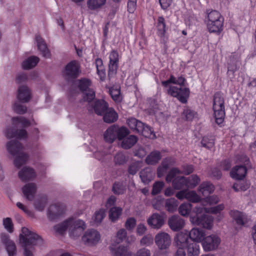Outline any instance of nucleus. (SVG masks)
<instances>
[{"label": "nucleus", "mask_w": 256, "mask_h": 256, "mask_svg": "<svg viewBox=\"0 0 256 256\" xmlns=\"http://www.w3.org/2000/svg\"><path fill=\"white\" fill-rule=\"evenodd\" d=\"M19 240L20 244L24 250V256H34L32 252L28 247L36 246L42 242V238L39 235L26 227L22 228Z\"/></svg>", "instance_id": "f257e3e1"}, {"label": "nucleus", "mask_w": 256, "mask_h": 256, "mask_svg": "<svg viewBox=\"0 0 256 256\" xmlns=\"http://www.w3.org/2000/svg\"><path fill=\"white\" fill-rule=\"evenodd\" d=\"M204 21L210 32L220 34L223 30L224 18L218 10H206Z\"/></svg>", "instance_id": "f03ea898"}, {"label": "nucleus", "mask_w": 256, "mask_h": 256, "mask_svg": "<svg viewBox=\"0 0 256 256\" xmlns=\"http://www.w3.org/2000/svg\"><path fill=\"white\" fill-rule=\"evenodd\" d=\"M6 148L8 152L12 156H16L14 160V165L17 168L26 163L28 156L24 152H22L23 146L17 140H12L6 144Z\"/></svg>", "instance_id": "7ed1b4c3"}, {"label": "nucleus", "mask_w": 256, "mask_h": 256, "mask_svg": "<svg viewBox=\"0 0 256 256\" xmlns=\"http://www.w3.org/2000/svg\"><path fill=\"white\" fill-rule=\"evenodd\" d=\"M212 109L216 122L218 125L222 124L226 112L224 98L220 92L215 93L214 96Z\"/></svg>", "instance_id": "20e7f679"}, {"label": "nucleus", "mask_w": 256, "mask_h": 256, "mask_svg": "<svg viewBox=\"0 0 256 256\" xmlns=\"http://www.w3.org/2000/svg\"><path fill=\"white\" fill-rule=\"evenodd\" d=\"M188 88L176 86H170L168 90V93L173 97L176 98L182 104H186L190 96Z\"/></svg>", "instance_id": "39448f33"}, {"label": "nucleus", "mask_w": 256, "mask_h": 256, "mask_svg": "<svg viewBox=\"0 0 256 256\" xmlns=\"http://www.w3.org/2000/svg\"><path fill=\"white\" fill-rule=\"evenodd\" d=\"M80 72V66L75 60L71 61L65 66L63 75L66 80H73L77 78Z\"/></svg>", "instance_id": "423d86ee"}, {"label": "nucleus", "mask_w": 256, "mask_h": 256, "mask_svg": "<svg viewBox=\"0 0 256 256\" xmlns=\"http://www.w3.org/2000/svg\"><path fill=\"white\" fill-rule=\"evenodd\" d=\"M86 228V226L83 220L70 218L69 232L71 237L76 238L80 236Z\"/></svg>", "instance_id": "0eeeda50"}, {"label": "nucleus", "mask_w": 256, "mask_h": 256, "mask_svg": "<svg viewBox=\"0 0 256 256\" xmlns=\"http://www.w3.org/2000/svg\"><path fill=\"white\" fill-rule=\"evenodd\" d=\"M0 242L4 246L8 256H16V247L13 240H10V236L2 232L0 235Z\"/></svg>", "instance_id": "6e6552de"}, {"label": "nucleus", "mask_w": 256, "mask_h": 256, "mask_svg": "<svg viewBox=\"0 0 256 256\" xmlns=\"http://www.w3.org/2000/svg\"><path fill=\"white\" fill-rule=\"evenodd\" d=\"M220 242V239L217 236L212 234L204 238L202 241V246L206 252L216 250Z\"/></svg>", "instance_id": "1a4fd4ad"}, {"label": "nucleus", "mask_w": 256, "mask_h": 256, "mask_svg": "<svg viewBox=\"0 0 256 256\" xmlns=\"http://www.w3.org/2000/svg\"><path fill=\"white\" fill-rule=\"evenodd\" d=\"M100 236L96 230H88L82 236V240L88 246H93L96 244L100 240Z\"/></svg>", "instance_id": "9d476101"}, {"label": "nucleus", "mask_w": 256, "mask_h": 256, "mask_svg": "<svg viewBox=\"0 0 256 256\" xmlns=\"http://www.w3.org/2000/svg\"><path fill=\"white\" fill-rule=\"evenodd\" d=\"M154 241L156 245L160 250L168 248L171 244L170 236L165 232L157 234L155 236Z\"/></svg>", "instance_id": "9b49d317"}, {"label": "nucleus", "mask_w": 256, "mask_h": 256, "mask_svg": "<svg viewBox=\"0 0 256 256\" xmlns=\"http://www.w3.org/2000/svg\"><path fill=\"white\" fill-rule=\"evenodd\" d=\"M191 222L193 224L207 229H210L213 224V218L212 216L203 214L201 217H192L191 218Z\"/></svg>", "instance_id": "f8f14e48"}, {"label": "nucleus", "mask_w": 256, "mask_h": 256, "mask_svg": "<svg viewBox=\"0 0 256 256\" xmlns=\"http://www.w3.org/2000/svg\"><path fill=\"white\" fill-rule=\"evenodd\" d=\"M118 54L116 50H113L110 55L108 77L109 79L113 78L116 74L118 64Z\"/></svg>", "instance_id": "ddd939ff"}, {"label": "nucleus", "mask_w": 256, "mask_h": 256, "mask_svg": "<svg viewBox=\"0 0 256 256\" xmlns=\"http://www.w3.org/2000/svg\"><path fill=\"white\" fill-rule=\"evenodd\" d=\"M174 240L178 249L182 248L183 250L193 241L190 238L188 232H178L175 236Z\"/></svg>", "instance_id": "4468645a"}, {"label": "nucleus", "mask_w": 256, "mask_h": 256, "mask_svg": "<svg viewBox=\"0 0 256 256\" xmlns=\"http://www.w3.org/2000/svg\"><path fill=\"white\" fill-rule=\"evenodd\" d=\"M65 210V207L61 204L50 205L47 212V216L50 220H54L62 215Z\"/></svg>", "instance_id": "2eb2a0df"}, {"label": "nucleus", "mask_w": 256, "mask_h": 256, "mask_svg": "<svg viewBox=\"0 0 256 256\" xmlns=\"http://www.w3.org/2000/svg\"><path fill=\"white\" fill-rule=\"evenodd\" d=\"M170 228L174 232H178L183 228L185 222L178 215H174L168 218V222Z\"/></svg>", "instance_id": "dca6fc26"}, {"label": "nucleus", "mask_w": 256, "mask_h": 256, "mask_svg": "<svg viewBox=\"0 0 256 256\" xmlns=\"http://www.w3.org/2000/svg\"><path fill=\"white\" fill-rule=\"evenodd\" d=\"M147 222L152 228L160 229L164 224V217L162 214L154 213L147 220Z\"/></svg>", "instance_id": "f3484780"}, {"label": "nucleus", "mask_w": 256, "mask_h": 256, "mask_svg": "<svg viewBox=\"0 0 256 256\" xmlns=\"http://www.w3.org/2000/svg\"><path fill=\"white\" fill-rule=\"evenodd\" d=\"M17 98L22 103L28 102L30 101L31 98V92L27 86H20L18 87Z\"/></svg>", "instance_id": "a211bd4d"}, {"label": "nucleus", "mask_w": 256, "mask_h": 256, "mask_svg": "<svg viewBox=\"0 0 256 256\" xmlns=\"http://www.w3.org/2000/svg\"><path fill=\"white\" fill-rule=\"evenodd\" d=\"M247 169L244 166H236L230 172V176L235 180H240L245 178Z\"/></svg>", "instance_id": "6ab92c4d"}, {"label": "nucleus", "mask_w": 256, "mask_h": 256, "mask_svg": "<svg viewBox=\"0 0 256 256\" xmlns=\"http://www.w3.org/2000/svg\"><path fill=\"white\" fill-rule=\"evenodd\" d=\"M22 192L24 197L28 200H33L37 190V187L34 183L26 184L22 188Z\"/></svg>", "instance_id": "aec40b11"}, {"label": "nucleus", "mask_w": 256, "mask_h": 256, "mask_svg": "<svg viewBox=\"0 0 256 256\" xmlns=\"http://www.w3.org/2000/svg\"><path fill=\"white\" fill-rule=\"evenodd\" d=\"M92 108L96 114L102 116L108 109V104L104 100H97L94 101Z\"/></svg>", "instance_id": "412c9836"}, {"label": "nucleus", "mask_w": 256, "mask_h": 256, "mask_svg": "<svg viewBox=\"0 0 256 256\" xmlns=\"http://www.w3.org/2000/svg\"><path fill=\"white\" fill-rule=\"evenodd\" d=\"M230 214L238 226H244L248 222L247 216L244 212L237 210H232Z\"/></svg>", "instance_id": "4be33fe9"}, {"label": "nucleus", "mask_w": 256, "mask_h": 256, "mask_svg": "<svg viewBox=\"0 0 256 256\" xmlns=\"http://www.w3.org/2000/svg\"><path fill=\"white\" fill-rule=\"evenodd\" d=\"M18 176L22 182L31 180L36 176L34 170L31 168L25 166L18 172Z\"/></svg>", "instance_id": "5701e85b"}, {"label": "nucleus", "mask_w": 256, "mask_h": 256, "mask_svg": "<svg viewBox=\"0 0 256 256\" xmlns=\"http://www.w3.org/2000/svg\"><path fill=\"white\" fill-rule=\"evenodd\" d=\"M116 125L110 126L104 134V141L109 144L112 143L116 138Z\"/></svg>", "instance_id": "b1692460"}, {"label": "nucleus", "mask_w": 256, "mask_h": 256, "mask_svg": "<svg viewBox=\"0 0 256 256\" xmlns=\"http://www.w3.org/2000/svg\"><path fill=\"white\" fill-rule=\"evenodd\" d=\"M6 136L8 138L16 137L18 138H24L27 136V132L25 130H15L12 128H8L6 131Z\"/></svg>", "instance_id": "393cba45"}, {"label": "nucleus", "mask_w": 256, "mask_h": 256, "mask_svg": "<svg viewBox=\"0 0 256 256\" xmlns=\"http://www.w3.org/2000/svg\"><path fill=\"white\" fill-rule=\"evenodd\" d=\"M118 114L112 108H108L103 114L104 121L108 124H111L117 120Z\"/></svg>", "instance_id": "a878e982"}, {"label": "nucleus", "mask_w": 256, "mask_h": 256, "mask_svg": "<svg viewBox=\"0 0 256 256\" xmlns=\"http://www.w3.org/2000/svg\"><path fill=\"white\" fill-rule=\"evenodd\" d=\"M36 40L37 42L38 48L41 52L42 56L46 58H49L50 56V52L44 40L40 36H36Z\"/></svg>", "instance_id": "bb28decb"}, {"label": "nucleus", "mask_w": 256, "mask_h": 256, "mask_svg": "<svg viewBox=\"0 0 256 256\" xmlns=\"http://www.w3.org/2000/svg\"><path fill=\"white\" fill-rule=\"evenodd\" d=\"M172 185L175 190L188 188L187 187L186 178L183 176L175 178L172 181Z\"/></svg>", "instance_id": "cd10ccee"}, {"label": "nucleus", "mask_w": 256, "mask_h": 256, "mask_svg": "<svg viewBox=\"0 0 256 256\" xmlns=\"http://www.w3.org/2000/svg\"><path fill=\"white\" fill-rule=\"evenodd\" d=\"M154 173L149 168L142 169L140 172V176L143 183L148 184L152 179Z\"/></svg>", "instance_id": "c85d7f7f"}, {"label": "nucleus", "mask_w": 256, "mask_h": 256, "mask_svg": "<svg viewBox=\"0 0 256 256\" xmlns=\"http://www.w3.org/2000/svg\"><path fill=\"white\" fill-rule=\"evenodd\" d=\"M161 154L159 151L154 150L151 152L146 158V162L148 164L154 165L157 164L161 159Z\"/></svg>", "instance_id": "c756f323"}, {"label": "nucleus", "mask_w": 256, "mask_h": 256, "mask_svg": "<svg viewBox=\"0 0 256 256\" xmlns=\"http://www.w3.org/2000/svg\"><path fill=\"white\" fill-rule=\"evenodd\" d=\"M40 58L36 56H30L24 60L22 64L24 70H30L34 68L38 62Z\"/></svg>", "instance_id": "7c9ffc66"}, {"label": "nucleus", "mask_w": 256, "mask_h": 256, "mask_svg": "<svg viewBox=\"0 0 256 256\" xmlns=\"http://www.w3.org/2000/svg\"><path fill=\"white\" fill-rule=\"evenodd\" d=\"M138 138L134 135H130L122 140L121 146L126 150H128L138 142Z\"/></svg>", "instance_id": "2f4dec72"}, {"label": "nucleus", "mask_w": 256, "mask_h": 256, "mask_svg": "<svg viewBox=\"0 0 256 256\" xmlns=\"http://www.w3.org/2000/svg\"><path fill=\"white\" fill-rule=\"evenodd\" d=\"M214 186L210 182H204L198 187V192L204 196L208 195L214 191Z\"/></svg>", "instance_id": "473e14b6"}, {"label": "nucleus", "mask_w": 256, "mask_h": 256, "mask_svg": "<svg viewBox=\"0 0 256 256\" xmlns=\"http://www.w3.org/2000/svg\"><path fill=\"white\" fill-rule=\"evenodd\" d=\"M106 3V0H88L86 4L88 8L92 10H98Z\"/></svg>", "instance_id": "72a5a7b5"}, {"label": "nucleus", "mask_w": 256, "mask_h": 256, "mask_svg": "<svg viewBox=\"0 0 256 256\" xmlns=\"http://www.w3.org/2000/svg\"><path fill=\"white\" fill-rule=\"evenodd\" d=\"M190 238L194 242H198L204 238V234L202 230L197 228H193L190 232H188Z\"/></svg>", "instance_id": "f704fd0d"}, {"label": "nucleus", "mask_w": 256, "mask_h": 256, "mask_svg": "<svg viewBox=\"0 0 256 256\" xmlns=\"http://www.w3.org/2000/svg\"><path fill=\"white\" fill-rule=\"evenodd\" d=\"M188 256H198L200 254V246L197 242L193 240L186 248Z\"/></svg>", "instance_id": "c9c22d12"}, {"label": "nucleus", "mask_w": 256, "mask_h": 256, "mask_svg": "<svg viewBox=\"0 0 256 256\" xmlns=\"http://www.w3.org/2000/svg\"><path fill=\"white\" fill-rule=\"evenodd\" d=\"M206 212H208V210L204 205L201 204L196 205L192 210L190 216V221L191 222L192 217H201L203 214H206Z\"/></svg>", "instance_id": "e433bc0d"}, {"label": "nucleus", "mask_w": 256, "mask_h": 256, "mask_svg": "<svg viewBox=\"0 0 256 256\" xmlns=\"http://www.w3.org/2000/svg\"><path fill=\"white\" fill-rule=\"evenodd\" d=\"M110 250L114 256H132V254L128 250L127 248L124 246H120L116 250L110 247Z\"/></svg>", "instance_id": "4c0bfd02"}, {"label": "nucleus", "mask_w": 256, "mask_h": 256, "mask_svg": "<svg viewBox=\"0 0 256 256\" xmlns=\"http://www.w3.org/2000/svg\"><path fill=\"white\" fill-rule=\"evenodd\" d=\"M138 133L142 134L144 137L148 138L155 136L152 128L150 126L146 125L143 122L142 124V126H140V128H139Z\"/></svg>", "instance_id": "58836bf2"}, {"label": "nucleus", "mask_w": 256, "mask_h": 256, "mask_svg": "<svg viewBox=\"0 0 256 256\" xmlns=\"http://www.w3.org/2000/svg\"><path fill=\"white\" fill-rule=\"evenodd\" d=\"M156 27L158 36L161 37L164 36L166 32V24L163 16H161L158 18Z\"/></svg>", "instance_id": "ea45409f"}, {"label": "nucleus", "mask_w": 256, "mask_h": 256, "mask_svg": "<svg viewBox=\"0 0 256 256\" xmlns=\"http://www.w3.org/2000/svg\"><path fill=\"white\" fill-rule=\"evenodd\" d=\"M48 200L46 196H43L37 198L34 202V206L35 208L38 211H42L46 204Z\"/></svg>", "instance_id": "a19ab883"}, {"label": "nucleus", "mask_w": 256, "mask_h": 256, "mask_svg": "<svg viewBox=\"0 0 256 256\" xmlns=\"http://www.w3.org/2000/svg\"><path fill=\"white\" fill-rule=\"evenodd\" d=\"M122 208L120 207H113L109 210V218L112 222H115L122 214Z\"/></svg>", "instance_id": "79ce46f5"}, {"label": "nucleus", "mask_w": 256, "mask_h": 256, "mask_svg": "<svg viewBox=\"0 0 256 256\" xmlns=\"http://www.w3.org/2000/svg\"><path fill=\"white\" fill-rule=\"evenodd\" d=\"M201 144L203 147L208 149L212 148L214 145V136H204L202 140Z\"/></svg>", "instance_id": "37998d69"}, {"label": "nucleus", "mask_w": 256, "mask_h": 256, "mask_svg": "<svg viewBox=\"0 0 256 256\" xmlns=\"http://www.w3.org/2000/svg\"><path fill=\"white\" fill-rule=\"evenodd\" d=\"M178 205V200L174 198H168L165 202V207L166 210L170 212L175 211L176 210Z\"/></svg>", "instance_id": "c03bdc74"}, {"label": "nucleus", "mask_w": 256, "mask_h": 256, "mask_svg": "<svg viewBox=\"0 0 256 256\" xmlns=\"http://www.w3.org/2000/svg\"><path fill=\"white\" fill-rule=\"evenodd\" d=\"M92 84V82L88 78H82L79 80L78 88L80 91L82 92L88 90L92 89L90 86Z\"/></svg>", "instance_id": "a18cd8bd"}, {"label": "nucleus", "mask_w": 256, "mask_h": 256, "mask_svg": "<svg viewBox=\"0 0 256 256\" xmlns=\"http://www.w3.org/2000/svg\"><path fill=\"white\" fill-rule=\"evenodd\" d=\"M187 182V187L188 188H195L200 182V178L197 175H192L186 178Z\"/></svg>", "instance_id": "49530a36"}, {"label": "nucleus", "mask_w": 256, "mask_h": 256, "mask_svg": "<svg viewBox=\"0 0 256 256\" xmlns=\"http://www.w3.org/2000/svg\"><path fill=\"white\" fill-rule=\"evenodd\" d=\"M127 124L131 129L136 130L137 132L139 128L142 126V122L135 118H132L127 120Z\"/></svg>", "instance_id": "de8ad7c7"}, {"label": "nucleus", "mask_w": 256, "mask_h": 256, "mask_svg": "<svg viewBox=\"0 0 256 256\" xmlns=\"http://www.w3.org/2000/svg\"><path fill=\"white\" fill-rule=\"evenodd\" d=\"M192 209V205L190 203L182 204L178 208V212L182 216H188Z\"/></svg>", "instance_id": "09e8293b"}, {"label": "nucleus", "mask_w": 256, "mask_h": 256, "mask_svg": "<svg viewBox=\"0 0 256 256\" xmlns=\"http://www.w3.org/2000/svg\"><path fill=\"white\" fill-rule=\"evenodd\" d=\"M116 138L118 140H122L125 138L126 136H127L129 133V130L125 126H122L119 128L118 125H116Z\"/></svg>", "instance_id": "8fccbe9b"}, {"label": "nucleus", "mask_w": 256, "mask_h": 256, "mask_svg": "<svg viewBox=\"0 0 256 256\" xmlns=\"http://www.w3.org/2000/svg\"><path fill=\"white\" fill-rule=\"evenodd\" d=\"M82 93V100L84 102H90L96 96L95 92L93 89L88 90Z\"/></svg>", "instance_id": "3c124183"}, {"label": "nucleus", "mask_w": 256, "mask_h": 256, "mask_svg": "<svg viewBox=\"0 0 256 256\" xmlns=\"http://www.w3.org/2000/svg\"><path fill=\"white\" fill-rule=\"evenodd\" d=\"M128 158L122 152L116 153L114 157V162L116 164L122 165L126 163Z\"/></svg>", "instance_id": "603ef678"}, {"label": "nucleus", "mask_w": 256, "mask_h": 256, "mask_svg": "<svg viewBox=\"0 0 256 256\" xmlns=\"http://www.w3.org/2000/svg\"><path fill=\"white\" fill-rule=\"evenodd\" d=\"M70 218L54 226V230L60 234H62L68 228L69 229Z\"/></svg>", "instance_id": "864d4df0"}, {"label": "nucleus", "mask_w": 256, "mask_h": 256, "mask_svg": "<svg viewBox=\"0 0 256 256\" xmlns=\"http://www.w3.org/2000/svg\"><path fill=\"white\" fill-rule=\"evenodd\" d=\"M153 244L154 238L150 234L144 236L140 240V244L142 246H150Z\"/></svg>", "instance_id": "5fc2aeb1"}, {"label": "nucleus", "mask_w": 256, "mask_h": 256, "mask_svg": "<svg viewBox=\"0 0 256 256\" xmlns=\"http://www.w3.org/2000/svg\"><path fill=\"white\" fill-rule=\"evenodd\" d=\"M126 191L125 187L122 183L116 182L112 186V192L116 194H123Z\"/></svg>", "instance_id": "6e6d98bb"}, {"label": "nucleus", "mask_w": 256, "mask_h": 256, "mask_svg": "<svg viewBox=\"0 0 256 256\" xmlns=\"http://www.w3.org/2000/svg\"><path fill=\"white\" fill-rule=\"evenodd\" d=\"M2 224L4 228L10 233L14 232V224L11 218H4L2 220Z\"/></svg>", "instance_id": "4d7b16f0"}, {"label": "nucleus", "mask_w": 256, "mask_h": 256, "mask_svg": "<svg viewBox=\"0 0 256 256\" xmlns=\"http://www.w3.org/2000/svg\"><path fill=\"white\" fill-rule=\"evenodd\" d=\"M136 220L134 217L128 218L124 224L126 228L128 231L132 232L135 228Z\"/></svg>", "instance_id": "13d9d810"}, {"label": "nucleus", "mask_w": 256, "mask_h": 256, "mask_svg": "<svg viewBox=\"0 0 256 256\" xmlns=\"http://www.w3.org/2000/svg\"><path fill=\"white\" fill-rule=\"evenodd\" d=\"M181 174V171L177 168H172L167 174L166 180L168 182H171L176 174Z\"/></svg>", "instance_id": "bf43d9fd"}, {"label": "nucleus", "mask_w": 256, "mask_h": 256, "mask_svg": "<svg viewBox=\"0 0 256 256\" xmlns=\"http://www.w3.org/2000/svg\"><path fill=\"white\" fill-rule=\"evenodd\" d=\"M186 199L192 202H198L201 200L200 196L194 191H188Z\"/></svg>", "instance_id": "052dcab7"}, {"label": "nucleus", "mask_w": 256, "mask_h": 256, "mask_svg": "<svg viewBox=\"0 0 256 256\" xmlns=\"http://www.w3.org/2000/svg\"><path fill=\"white\" fill-rule=\"evenodd\" d=\"M164 186V183L162 182H156L153 185L152 194V195L158 194L160 192Z\"/></svg>", "instance_id": "680f3d73"}, {"label": "nucleus", "mask_w": 256, "mask_h": 256, "mask_svg": "<svg viewBox=\"0 0 256 256\" xmlns=\"http://www.w3.org/2000/svg\"><path fill=\"white\" fill-rule=\"evenodd\" d=\"M196 113L190 109L186 108L184 110L182 116L185 117L186 120L191 121L194 118Z\"/></svg>", "instance_id": "e2e57ef3"}, {"label": "nucleus", "mask_w": 256, "mask_h": 256, "mask_svg": "<svg viewBox=\"0 0 256 256\" xmlns=\"http://www.w3.org/2000/svg\"><path fill=\"white\" fill-rule=\"evenodd\" d=\"M109 92L112 98L114 101H120V90L114 88H110L109 90Z\"/></svg>", "instance_id": "0e129e2a"}, {"label": "nucleus", "mask_w": 256, "mask_h": 256, "mask_svg": "<svg viewBox=\"0 0 256 256\" xmlns=\"http://www.w3.org/2000/svg\"><path fill=\"white\" fill-rule=\"evenodd\" d=\"M14 109L16 112L20 114H25L27 110V108L26 106L18 103L14 104Z\"/></svg>", "instance_id": "69168bd1"}, {"label": "nucleus", "mask_w": 256, "mask_h": 256, "mask_svg": "<svg viewBox=\"0 0 256 256\" xmlns=\"http://www.w3.org/2000/svg\"><path fill=\"white\" fill-rule=\"evenodd\" d=\"M232 188L236 192L240 190L245 191L248 188V186L244 182L236 183L234 184Z\"/></svg>", "instance_id": "338daca9"}, {"label": "nucleus", "mask_w": 256, "mask_h": 256, "mask_svg": "<svg viewBox=\"0 0 256 256\" xmlns=\"http://www.w3.org/2000/svg\"><path fill=\"white\" fill-rule=\"evenodd\" d=\"M14 122L21 123L24 126H28L30 125V121L22 116H17L12 118Z\"/></svg>", "instance_id": "774afa93"}]
</instances>
